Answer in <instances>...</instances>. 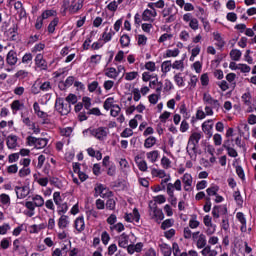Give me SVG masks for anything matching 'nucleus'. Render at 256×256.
Masks as SVG:
<instances>
[{"label":"nucleus","instance_id":"f257e3e1","mask_svg":"<svg viewBox=\"0 0 256 256\" xmlns=\"http://www.w3.org/2000/svg\"><path fill=\"white\" fill-rule=\"evenodd\" d=\"M55 109L60 115H69V113H71V104L65 102L63 98H57L55 101Z\"/></svg>","mask_w":256,"mask_h":256},{"label":"nucleus","instance_id":"f03ea898","mask_svg":"<svg viewBox=\"0 0 256 256\" xmlns=\"http://www.w3.org/2000/svg\"><path fill=\"white\" fill-rule=\"evenodd\" d=\"M203 136L199 132H194L190 135L189 140H188V145H187V153L189 151H196L197 150V145H199V141H201V138Z\"/></svg>","mask_w":256,"mask_h":256},{"label":"nucleus","instance_id":"7ed1b4c3","mask_svg":"<svg viewBox=\"0 0 256 256\" xmlns=\"http://www.w3.org/2000/svg\"><path fill=\"white\" fill-rule=\"evenodd\" d=\"M193 241L196 243L197 249H205L207 247V236L199 231L193 232Z\"/></svg>","mask_w":256,"mask_h":256},{"label":"nucleus","instance_id":"20e7f679","mask_svg":"<svg viewBox=\"0 0 256 256\" xmlns=\"http://www.w3.org/2000/svg\"><path fill=\"white\" fill-rule=\"evenodd\" d=\"M90 133L93 137L98 139V141H105V139H107V135H109V128L98 127L90 130Z\"/></svg>","mask_w":256,"mask_h":256},{"label":"nucleus","instance_id":"39448f33","mask_svg":"<svg viewBox=\"0 0 256 256\" xmlns=\"http://www.w3.org/2000/svg\"><path fill=\"white\" fill-rule=\"evenodd\" d=\"M28 145H34L36 149H44L47 147L48 140L46 138H35L33 136H29L27 138Z\"/></svg>","mask_w":256,"mask_h":256},{"label":"nucleus","instance_id":"423d86ee","mask_svg":"<svg viewBox=\"0 0 256 256\" xmlns=\"http://www.w3.org/2000/svg\"><path fill=\"white\" fill-rule=\"evenodd\" d=\"M95 194L94 197H102V199H105V197H111V195H113V192L107 190V187H105V185L103 184H98L95 188H94Z\"/></svg>","mask_w":256,"mask_h":256},{"label":"nucleus","instance_id":"0eeeda50","mask_svg":"<svg viewBox=\"0 0 256 256\" xmlns=\"http://www.w3.org/2000/svg\"><path fill=\"white\" fill-rule=\"evenodd\" d=\"M203 101H204L205 105H210V107L212 109H216V111H219V107H221L219 100H216L213 97H211V94H209V93L203 94Z\"/></svg>","mask_w":256,"mask_h":256},{"label":"nucleus","instance_id":"6e6552de","mask_svg":"<svg viewBox=\"0 0 256 256\" xmlns=\"http://www.w3.org/2000/svg\"><path fill=\"white\" fill-rule=\"evenodd\" d=\"M202 131L207 135L208 139L213 137V119H209L202 124Z\"/></svg>","mask_w":256,"mask_h":256},{"label":"nucleus","instance_id":"1a4fd4ad","mask_svg":"<svg viewBox=\"0 0 256 256\" xmlns=\"http://www.w3.org/2000/svg\"><path fill=\"white\" fill-rule=\"evenodd\" d=\"M18 61H19V58L17 57V52L15 50H10L6 56L7 65H10V67H13L17 65Z\"/></svg>","mask_w":256,"mask_h":256},{"label":"nucleus","instance_id":"9d476101","mask_svg":"<svg viewBox=\"0 0 256 256\" xmlns=\"http://www.w3.org/2000/svg\"><path fill=\"white\" fill-rule=\"evenodd\" d=\"M182 183L184 184L185 191H192L191 185H193V176L189 173H185L182 177Z\"/></svg>","mask_w":256,"mask_h":256},{"label":"nucleus","instance_id":"9b49d317","mask_svg":"<svg viewBox=\"0 0 256 256\" xmlns=\"http://www.w3.org/2000/svg\"><path fill=\"white\" fill-rule=\"evenodd\" d=\"M35 65L39 68L42 69V71H47L48 66H47V61L43 59L42 54H37L35 58Z\"/></svg>","mask_w":256,"mask_h":256},{"label":"nucleus","instance_id":"f8f14e48","mask_svg":"<svg viewBox=\"0 0 256 256\" xmlns=\"http://www.w3.org/2000/svg\"><path fill=\"white\" fill-rule=\"evenodd\" d=\"M166 193L169 196L168 201L173 207H177V197H175V193L173 192V186L169 185L166 187Z\"/></svg>","mask_w":256,"mask_h":256},{"label":"nucleus","instance_id":"ddd939ff","mask_svg":"<svg viewBox=\"0 0 256 256\" xmlns=\"http://www.w3.org/2000/svg\"><path fill=\"white\" fill-rule=\"evenodd\" d=\"M15 192H16V195H17V199H25V197H27V195H29V187H27V186H23V187L16 186L15 187Z\"/></svg>","mask_w":256,"mask_h":256},{"label":"nucleus","instance_id":"4468645a","mask_svg":"<svg viewBox=\"0 0 256 256\" xmlns=\"http://www.w3.org/2000/svg\"><path fill=\"white\" fill-rule=\"evenodd\" d=\"M17 140H18L17 135H9L7 137V142H6L8 149H16L19 145Z\"/></svg>","mask_w":256,"mask_h":256},{"label":"nucleus","instance_id":"2eb2a0df","mask_svg":"<svg viewBox=\"0 0 256 256\" xmlns=\"http://www.w3.org/2000/svg\"><path fill=\"white\" fill-rule=\"evenodd\" d=\"M74 227L76 231L83 233V231H85V218H83V216L76 218Z\"/></svg>","mask_w":256,"mask_h":256},{"label":"nucleus","instance_id":"dca6fc26","mask_svg":"<svg viewBox=\"0 0 256 256\" xmlns=\"http://www.w3.org/2000/svg\"><path fill=\"white\" fill-rule=\"evenodd\" d=\"M129 245V235L122 233L118 237V246L121 247L122 249H127Z\"/></svg>","mask_w":256,"mask_h":256},{"label":"nucleus","instance_id":"f3484780","mask_svg":"<svg viewBox=\"0 0 256 256\" xmlns=\"http://www.w3.org/2000/svg\"><path fill=\"white\" fill-rule=\"evenodd\" d=\"M69 216L67 215H61V217L58 219V227L59 229L65 230L69 227Z\"/></svg>","mask_w":256,"mask_h":256},{"label":"nucleus","instance_id":"a211bd4d","mask_svg":"<svg viewBox=\"0 0 256 256\" xmlns=\"http://www.w3.org/2000/svg\"><path fill=\"white\" fill-rule=\"evenodd\" d=\"M151 17H157V10H155V9H153V10H149V9L144 10V12L142 13L143 21H151Z\"/></svg>","mask_w":256,"mask_h":256},{"label":"nucleus","instance_id":"6ab92c4d","mask_svg":"<svg viewBox=\"0 0 256 256\" xmlns=\"http://www.w3.org/2000/svg\"><path fill=\"white\" fill-rule=\"evenodd\" d=\"M105 76L109 79H117L119 77V72L114 67L107 68L105 71Z\"/></svg>","mask_w":256,"mask_h":256},{"label":"nucleus","instance_id":"aec40b11","mask_svg":"<svg viewBox=\"0 0 256 256\" xmlns=\"http://www.w3.org/2000/svg\"><path fill=\"white\" fill-rule=\"evenodd\" d=\"M83 8V0L73 1L70 5V11L72 13H77L79 9Z\"/></svg>","mask_w":256,"mask_h":256},{"label":"nucleus","instance_id":"412c9836","mask_svg":"<svg viewBox=\"0 0 256 256\" xmlns=\"http://www.w3.org/2000/svg\"><path fill=\"white\" fill-rule=\"evenodd\" d=\"M146 156H147V159H149V161L151 163H156L157 159H159V151L158 150H153L151 152H148L146 154Z\"/></svg>","mask_w":256,"mask_h":256},{"label":"nucleus","instance_id":"4be33fe9","mask_svg":"<svg viewBox=\"0 0 256 256\" xmlns=\"http://www.w3.org/2000/svg\"><path fill=\"white\" fill-rule=\"evenodd\" d=\"M151 209H152L153 217H155L159 221H163V219H165V215L163 214V211L161 209L157 207H154Z\"/></svg>","mask_w":256,"mask_h":256},{"label":"nucleus","instance_id":"5701e85b","mask_svg":"<svg viewBox=\"0 0 256 256\" xmlns=\"http://www.w3.org/2000/svg\"><path fill=\"white\" fill-rule=\"evenodd\" d=\"M114 103H115V98L113 97L107 98L103 104L105 111H109V109H112L113 107H115L116 104Z\"/></svg>","mask_w":256,"mask_h":256},{"label":"nucleus","instance_id":"b1692460","mask_svg":"<svg viewBox=\"0 0 256 256\" xmlns=\"http://www.w3.org/2000/svg\"><path fill=\"white\" fill-rule=\"evenodd\" d=\"M242 55H243V53H241V51L238 49H232L230 51V57H231L232 61H240Z\"/></svg>","mask_w":256,"mask_h":256},{"label":"nucleus","instance_id":"393cba45","mask_svg":"<svg viewBox=\"0 0 256 256\" xmlns=\"http://www.w3.org/2000/svg\"><path fill=\"white\" fill-rule=\"evenodd\" d=\"M32 201L36 207H43V205H45V199H43L41 195H35L32 197Z\"/></svg>","mask_w":256,"mask_h":256},{"label":"nucleus","instance_id":"a878e982","mask_svg":"<svg viewBox=\"0 0 256 256\" xmlns=\"http://www.w3.org/2000/svg\"><path fill=\"white\" fill-rule=\"evenodd\" d=\"M24 107L23 103L19 100H14L11 104V109L13 113H16L17 111H21L22 108Z\"/></svg>","mask_w":256,"mask_h":256},{"label":"nucleus","instance_id":"bb28decb","mask_svg":"<svg viewBox=\"0 0 256 256\" xmlns=\"http://www.w3.org/2000/svg\"><path fill=\"white\" fill-rule=\"evenodd\" d=\"M155 143H157V138L150 136L145 140L144 147L146 149H151V147H153Z\"/></svg>","mask_w":256,"mask_h":256},{"label":"nucleus","instance_id":"cd10ccee","mask_svg":"<svg viewBox=\"0 0 256 256\" xmlns=\"http://www.w3.org/2000/svg\"><path fill=\"white\" fill-rule=\"evenodd\" d=\"M130 43H131V38L129 37V35L124 34L121 36L120 44L122 45V47H129Z\"/></svg>","mask_w":256,"mask_h":256},{"label":"nucleus","instance_id":"c85d7f7f","mask_svg":"<svg viewBox=\"0 0 256 256\" xmlns=\"http://www.w3.org/2000/svg\"><path fill=\"white\" fill-rule=\"evenodd\" d=\"M171 67H173L171 60L164 61L161 65L162 73H169V71H171Z\"/></svg>","mask_w":256,"mask_h":256},{"label":"nucleus","instance_id":"c756f323","mask_svg":"<svg viewBox=\"0 0 256 256\" xmlns=\"http://www.w3.org/2000/svg\"><path fill=\"white\" fill-rule=\"evenodd\" d=\"M218 191H219V186L217 185L211 186L206 190L208 197H215Z\"/></svg>","mask_w":256,"mask_h":256},{"label":"nucleus","instance_id":"7c9ffc66","mask_svg":"<svg viewBox=\"0 0 256 256\" xmlns=\"http://www.w3.org/2000/svg\"><path fill=\"white\" fill-rule=\"evenodd\" d=\"M58 207V215H65L67 211H69V206L67 205V202H62Z\"/></svg>","mask_w":256,"mask_h":256},{"label":"nucleus","instance_id":"2f4dec72","mask_svg":"<svg viewBox=\"0 0 256 256\" xmlns=\"http://www.w3.org/2000/svg\"><path fill=\"white\" fill-rule=\"evenodd\" d=\"M160 250L164 256H171V246H169L167 244H161Z\"/></svg>","mask_w":256,"mask_h":256},{"label":"nucleus","instance_id":"473e14b6","mask_svg":"<svg viewBox=\"0 0 256 256\" xmlns=\"http://www.w3.org/2000/svg\"><path fill=\"white\" fill-rule=\"evenodd\" d=\"M138 77H139V72H135V71L127 72L125 74V80L126 81H133V80L137 79Z\"/></svg>","mask_w":256,"mask_h":256},{"label":"nucleus","instance_id":"72a5a7b5","mask_svg":"<svg viewBox=\"0 0 256 256\" xmlns=\"http://www.w3.org/2000/svg\"><path fill=\"white\" fill-rule=\"evenodd\" d=\"M172 69H177V70L183 71V69H185V64H184L183 60H176L172 64Z\"/></svg>","mask_w":256,"mask_h":256},{"label":"nucleus","instance_id":"f704fd0d","mask_svg":"<svg viewBox=\"0 0 256 256\" xmlns=\"http://www.w3.org/2000/svg\"><path fill=\"white\" fill-rule=\"evenodd\" d=\"M111 231H117V233H121L122 231H125V226L123 223L119 222L113 226H110Z\"/></svg>","mask_w":256,"mask_h":256},{"label":"nucleus","instance_id":"c9c22d12","mask_svg":"<svg viewBox=\"0 0 256 256\" xmlns=\"http://www.w3.org/2000/svg\"><path fill=\"white\" fill-rule=\"evenodd\" d=\"M59 24V19L55 18L50 24L48 25V32L49 33H55V28Z\"/></svg>","mask_w":256,"mask_h":256},{"label":"nucleus","instance_id":"e433bc0d","mask_svg":"<svg viewBox=\"0 0 256 256\" xmlns=\"http://www.w3.org/2000/svg\"><path fill=\"white\" fill-rule=\"evenodd\" d=\"M206 227L207 228H206L205 233L208 236H211V235L215 234V232L217 231V225H215V224H210V225H208Z\"/></svg>","mask_w":256,"mask_h":256},{"label":"nucleus","instance_id":"4c0bfd02","mask_svg":"<svg viewBox=\"0 0 256 256\" xmlns=\"http://www.w3.org/2000/svg\"><path fill=\"white\" fill-rule=\"evenodd\" d=\"M53 201L55 205H61L63 203V199L61 198V192H54L53 193Z\"/></svg>","mask_w":256,"mask_h":256},{"label":"nucleus","instance_id":"58836bf2","mask_svg":"<svg viewBox=\"0 0 256 256\" xmlns=\"http://www.w3.org/2000/svg\"><path fill=\"white\" fill-rule=\"evenodd\" d=\"M174 81L178 85V87L185 86V81L183 80V77H181V73H178L174 76Z\"/></svg>","mask_w":256,"mask_h":256},{"label":"nucleus","instance_id":"ea45409f","mask_svg":"<svg viewBox=\"0 0 256 256\" xmlns=\"http://www.w3.org/2000/svg\"><path fill=\"white\" fill-rule=\"evenodd\" d=\"M65 101L68 105H75V103H77V96L75 94H69Z\"/></svg>","mask_w":256,"mask_h":256},{"label":"nucleus","instance_id":"a19ab883","mask_svg":"<svg viewBox=\"0 0 256 256\" xmlns=\"http://www.w3.org/2000/svg\"><path fill=\"white\" fill-rule=\"evenodd\" d=\"M214 39L217 41L218 47H225V41H223V38L221 37V34L214 33Z\"/></svg>","mask_w":256,"mask_h":256},{"label":"nucleus","instance_id":"79ce46f5","mask_svg":"<svg viewBox=\"0 0 256 256\" xmlns=\"http://www.w3.org/2000/svg\"><path fill=\"white\" fill-rule=\"evenodd\" d=\"M119 113H121V107H119V105L116 104L111 108L110 115L111 117H118Z\"/></svg>","mask_w":256,"mask_h":256},{"label":"nucleus","instance_id":"37998d69","mask_svg":"<svg viewBox=\"0 0 256 256\" xmlns=\"http://www.w3.org/2000/svg\"><path fill=\"white\" fill-rule=\"evenodd\" d=\"M169 185L172 186V193H174L175 189H176V191H181V180L180 179H177L174 184L173 183H168L167 187Z\"/></svg>","mask_w":256,"mask_h":256},{"label":"nucleus","instance_id":"c03bdc74","mask_svg":"<svg viewBox=\"0 0 256 256\" xmlns=\"http://www.w3.org/2000/svg\"><path fill=\"white\" fill-rule=\"evenodd\" d=\"M183 237H184V239H192V241H193V233L191 231V228H189V227L184 228Z\"/></svg>","mask_w":256,"mask_h":256},{"label":"nucleus","instance_id":"a18cd8bd","mask_svg":"<svg viewBox=\"0 0 256 256\" xmlns=\"http://www.w3.org/2000/svg\"><path fill=\"white\" fill-rule=\"evenodd\" d=\"M37 117H39L40 119H43V124H47L49 123V119L47 117H49V114H47V112L44 111H40L37 114Z\"/></svg>","mask_w":256,"mask_h":256},{"label":"nucleus","instance_id":"49530a36","mask_svg":"<svg viewBox=\"0 0 256 256\" xmlns=\"http://www.w3.org/2000/svg\"><path fill=\"white\" fill-rule=\"evenodd\" d=\"M75 83V77L73 76H69L65 82H61V85H63V87H71V85H73Z\"/></svg>","mask_w":256,"mask_h":256},{"label":"nucleus","instance_id":"de8ad7c7","mask_svg":"<svg viewBox=\"0 0 256 256\" xmlns=\"http://www.w3.org/2000/svg\"><path fill=\"white\" fill-rule=\"evenodd\" d=\"M101 241L104 245H107L109 241H111V236H109V233H107V231L102 232Z\"/></svg>","mask_w":256,"mask_h":256},{"label":"nucleus","instance_id":"09e8293b","mask_svg":"<svg viewBox=\"0 0 256 256\" xmlns=\"http://www.w3.org/2000/svg\"><path fill=\"white\" fill-rule=\"evenodd\" d=\"M169 227H173V219H166L161 224V229L165 231V229H169Z\"/></svg>","mask_w":256,"mask_h":256},{"label":"nucleus","instance_id":"8fccbe9b","mask_svg":"<svg viewBox=\"0 0 256 256\" xmlns=\"http://www.w3.org/2000/svg\"><path fill=\"white\" fill-rule=\"evenodd\" d=\"M233 197L237 203V205H243V197H241V192L235 191Z\"/></svg>","mask_w":256,"mask_h":256},{"label":"nucleus","instance_id":"3c124183","mask_svg":"<svg viewBox=\"0 0 256 256\" xmlns=\"http://www.w3.org/2000/svg\"><path fill=\"white\" fill-rule=\"evenodd\" d=\"M237 69L242 73H249L251 71V67L247 64H238Z\"/></svg>","mask_w":256,"mask_h":256},{"label":"nucleus","instance_id":"603ef678","mask_svg":"<svg viewBox=\"0 0 256 256\" xmlns=\"http://www.w3.org/2000/svg\"><path fill=\"white\" fill-rule=\"evenodd\" d=\"M0 201L2 205H9V203H11V198L7 194H1Z\"/></svg>","mask_w":256,"mask_h":256},{"label":"nucleus","instance_id":"864d4df0","mask_svg":"<svg viewBox=\"0 0 256 256\" xmlns=\"http://www.w3.org/2000/svg\"><path fill=\"white\" fill-rule=\"evenodd\" d=\"M115 199L113 198H109L107 201H106V209H109L110 211H113L115 210Z\"/></svg>","mask_w":256,"mask_h":256},{"label":"nucleus","instance_id":"5fc2aeb1","mask_svg":"<svg viewBox=\"0 0 256 256\" xmlns=\"http://www.w3.org/2000/svg\"><path fill=\"white\" fill-rule=\"evenodd\" d=\"M190 29H193V31H197L199 29V20L197 18H193L189 23Z\"/></svg>","mask_w":256,"mask_h":256},{"label":"nucleus","instance_id":"6e6d98bb","mask_svg":"<svg viewBox=\"0 0 256 256\" xmlns=\"http://www.w3.org/2000/svg\"><path fill=\"white\" fill-rule=\"evenodd\" d=\"M213 141L214 145L219 146L223 143V137H221V134H214Z\"/></svg>","mask_w":256,"mask_h":256},{"label":"nucleus","instance_id":"4d7b16f0","mask_svg":"<svg viewBox=\"0 0 256 256\" xmlns=\"http://www.w3.org/2000/svg\"><path fill=\"white\" fill-rule=\"evenodd\" d=\"M159 96L158 94H151L148 99H149V103H151L152 105H157V102L159 101Z\"/></svg>","mask_w":256,"mask_h":256},{"label":"nucleus","instance_id":"13d9d810","mask_svg":"<svg viewBox=\"0 0 256 256\" xmlns=\"http://www.w3.org/2000/svg\"><path fill=\"white\" fill-rule=\"evenodd\" d=\"M55 10H46L42 13V19H49V17L55 16Z\"/></svg>","mask_w":256,"mask_h":256},{"label":"nucleus","instance_id":"bf43d9fd","mask_svg":"<svg viewBox=\"0 0 256 256\" xmlns=\"http://www.w3.org/2000/svg\"><path fill=\"white\" fill-rule=\"evenodd\" d=\"M19 177H27V175H31V169L23 167L19 170Z\"/></svg>","mask_w":256,"mask_h":256},{"label":"nucleus","instance_id":"052dcab7","mask_svg":"<svg viewBox=\"0 0 256 256\" xmlns=\"http://www.w3.org/2000/svg\"><path fill=\"white\" fill-rule=\"evenodd\" d=\"M180 51L178 48L174 50H167L166 51V57H177L179 55Z\"/></svg>","mask_w":256,"mask_h":256},{"label":"nucleus","instance_id":"680f3d73","mask_svg":"<svg viewBox=\"0 0 256 256\" xmlns=\"http://www.w3.org/2000/svg\"><path fill=\"white\" fill-rule=\"evenodd\" d=\"M199 225H200V222L197 221L196 218H192V219L189 220L190 229H197V227H199Z\"/></svg>","mask_w":256,"mask_h":256},{"label":"nucleus","instance_id":"e2e57ef3","mask_svg":"<svg viewBox=\"0 0 256 256\" xmlns=\"http://www.w3.org/2000/svg\"><path fill=\"white\" fill-rule=\"evenodd\" d=\"M137 165H138V168H139L140 171L145 172V171H147V169H148V167H147V161H145V160H142V161L137 162Z\"/></svg>","mask_w":256,"mask_h":256},{"label":"nucleus","instance_id":"0e129e2a","mask_svg":"<svg viewBox=\"0 0 256 256\" xmlns=\"http://www.w3.org/2000/svg\"><path fill=\"white\" fill-rule=\"evenodd\" d=\"M40 91H51V82L46 81L40 85Z\"/></svg>","mask_w":256,"mask_h":256},{"label":"nucleus","instance_id":"69168bd1","mask_svg":"<svg viewBox=\"0 0 256 256\" xmlns=\"http://www.w3.org/2000/svg\"><path fill=\"white\" fill-rule=\"evenodd\" d=\"M133 135V130L130 128L124 129V131L120 134V137L127 138V137H132Z\"/></svg>","mask_w":256,"mask_h":256},{"label":"nucleus","instance_id":"338daca9","mask_svg":"<svg viewBox=\"0 0 256 256\" xmlns=\"http://www.w3.org/2000/svg\"><path fill=\"white\" fill-rule=\"evenodd\" d=\"M221 227L224 231H229V218L225 217L222 219Z\"/></svg>","mask_w":256,"mask_h":256},{"label":"nucleus","instance_id":"774afa93","mask_svg":"<svg viewBox=\"0 0 256 256\" xmlns=\"http://www.w3.org/2000/svg\"><path fill=\"white\" fill-rule=\"evenodd\" d=\"M145 69H147L148 71H155L157 69V67L155 66V62L153 61H149L145 64Z\"/></svg>","mask_w":256,"mask_h":256}]
</instances>
